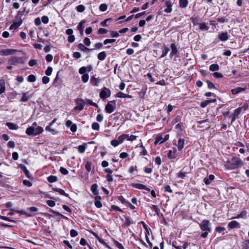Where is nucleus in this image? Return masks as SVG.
Returning a JSON list of instances; mask_svg holds the SVG:
<instances>
[{
  "label": "nucleus",
  "mask_w": 249,
  "mask_h": 249,
  "mask_svg": "<svg viewBox=\"0 0 249 249\" xmlns=\"http://www.w3.org/2000/svg\"><path fill=\"white\" fill-rule=\"evenodd\" d=\"M28 81L29 82H34L36 80V77L34 74L29 75L27 78Z\"/></svg>",
  "instance_id": "obj_42"
},
{
  "label": "nucleus",
  "mask_w": 249,
  "mask_h": 249,
  "mask_svg": "<svg viewBox=\"0 0 249 249\" xmlns=\"http://www.w3.org/2000/svg\"><path fill=\"white\" fill-rule=\"evenodd\" d=\"M216 101V100L215 99H210L204 101L201 103L200 107L202 108H204L206 107L208 105L210 104L211 103H215Z\"/></svg>",
  "instance_id": "obj_17"
},
{
  "label": "nucleus",
  "mask_w": 249,
  "mask_h": 249,
  "mask_svg": "<svg viewBox=\"0 0 249 249\" xmlns=\"http://www.w3.org/2000/svg\"><path fill=\"white\" fill-rule=\"evenodd\" d=\"M187 175L186 172H183L182 171H180L178 174V177L180 178L183 179L185 178Z\"/></svg>",
  "instance_id": "obj_54"
},
{
  "label": "nucleus",
  "mask_w": 249,
  "mask_h": 249,
  "mask_svg": "<svg viewBox=\"0 0 249 249\" xmlns=\"http://www.w3.org/2000/svg\"><path fill=\"white\" fill-rule=\"evenodd\" d=\"M59 71H58L55 77L54 78V79L53 80V86L54 87H55V88H57L58 89H60L61 88L60 84H59L57 82V81L59 79Z\"/></svg>",
  "instance_id": "obj_20"
},
{
  "label": "nucleus",
  "mask_w": 249,
  "mask_h": 249,
  "mask_svg": "<svg viewBox=\"0 0 249 249\" xmlns=\"http://www.w3.org/2000/svg\"><path fill=\"white\" fill-rule=\"evenodd\" d=\"M45 59L47 62H50L53 60V56L51 54H48L46 55Z\"/></svg>",
  "instance_id": "obj_62"
},
{
  "label": "nucleus",
  "mask_w": 249,
  "mask_h": 249,
  "mask_svg": "<svg viewBox=\"0 0 249 249\" xmlns=\"http://www.w3.org/2000/svg\"><path fill=\"white\" fill-rule=\"evenodd\" d=\"M62 243L68 247V249H72V246L70 244L68 240H64L62 242Z\"/></svg>",
  "instance_id": "obj_64"
},
{
  "label": "nucleus",
  "mask_w": 249,
  "mask_h": 249,
  "mask_svg": "<svg viewBox=\"0 0 249 249\" xmlns=\"http://www.w3.org/2000/svg\"><path fill=\"white\" fill-rule=\"evenodd\" d=\"M188 4V0H179V6L182 8H186Z\"/></svg>",
  "instance_id": "obj_27"
},
{
  "label": "nucleus",
  "mask_w": 249,
  "mask_h": 249,
  "mask_svg": "<svg viewBox=\"0 0 249 249\" xmlns=\"http://www.w3.org/2000/svg\"><path fill=\"white\" fill-rule=\"evenodd\" d=\"M121 143L122 142H121L118 139L113 140L111 141V144L114 147L117 146L118 145H119V144Z\"/></svg>",
  "instance_id": "obj_49"
},
{
  "label": "nucleus",
  "mask_w": 249,
  "mask_h": 249,
  "mask_svg": "<svg viewBox=\"0 0 249 249\" xmlns=\"http://www.w3.org/2000/svg\"><path fill=\"white\" fill-rule=\"evenodd\" d=\"M133 186L137 189H138L143 190V189H145L146 188V186H145L142 184H141V183H136V184H134L133 185Z\"/></svg>",
  "instance_id": "obj_36"
},
{
  "label": "nucleus",
  "mask_w": 249,
  "mask_h": 249,
  "mask_svg": "<svg viewBox=\"0 0 249 249\" xmlns=\"http://www.w3.org/2000/svg\"><path fill=\"white\" fill-rule=\"evenodd\" d=\"M219 69V66L217 64H213L209 67V70L212 71H217Z\"/></svg>",
  "instance_id": "obj_29"
},
{
  "label": "nucleus",
  "mask_w": 249,
  "mask_h": 249,
  "mask_svg": "<svg viewBox=\"0 0 249 249\" xmlns=\"http://www.w3.org/2000/svg\"><path fill=\"white\" fill-rule=\"evenodd\" d=\"M198 224L199 228L202 231L200 234V238H206L209 233L212 231V228L210 221L207 219H203L200 223L197 222Z\"/></svg>",
  "instance_id": "obj_2"
},
{
  "label": "nucleus",
  "mask_w": 249,
  "mask_h": 249,
  "mask_svg": "<svg viewBox=\"0 0 249 249\" xmlns=\"http://www.w3.org/2000/svg\"><path fill=\"white\" fill-rule=\"evenodd\" d=\"M132 223H133V222L131 221V218L130 217H129V216L125 217V222L124 224V227H128Z\"/></svg>",
  "instance_id": "obj_30"
},
{
  "label": "nucleus",
  "mask_w": 249,
  "mask_h": 249,
  "mask_svg": "<svg viewBox=\"0 0 249 249\" xmlns=\"http://www.w3.org/2000/svg\"><path fill=\"white\" fill-rule=\"evenodd\" d=\"M247 89L246 86H244L243 87H237L234 89H231V92L233 95L237 94L242 91H244Z\"/></svg>",
  "instance_id": "obj_12"
},
{
  "label": "nucleus",
  "mask_w": 249,
  "mask_h": 249,
  "mask_svg": "<svg viewBox=\"0 0 249 249\" xmlns=\"http://www.w3.org/2000/svg\"><path fill=\"white\" fill-rule=\"evenodd\" d=\"M47 180L50 183L55 182L57 180V177L55 176L51 175L47 178Z\"/></svg>",
  "instance_id": "obj_32"
},
{
  "label": "nucleus",
  "mask_w": 249,
  "mask_h": 249,
  "mask_svg": "<svg viewBox=\"0 0 249 249\" xmlns=\"http://www.w3.org/2000/svg\"><path fill=\"white\" fill-rule=\"evenodd\" d=\"M116 97L118 98H131L132 96L130 95L125 94L121 91L118 92L116 95Z\"/></svg>",
  "instance_id": "obj_25"
},
{
  "label": "nucleus",
  "mask_w": 249,
  "mask_h": 249,
  "mask_svg": "<svg viewBox=\"0 0 249 249\" xmlns=\"http://www.w3.org/2000/svg\"><path fill=\"white\" fill-rule=\"evenodd\" d=\"M246 215H247L246 211H243L240 214H238L236 216L232 217L231 219L239 218H246Z\"/></svg>",
  "instance_id": "obj_33"
},
{
  "label": "nucleus",
  "mask_w": 249,
  "mask_h": 249,
  "mask_svg": "<svg viewBox=\"0 0 249 249\" xmlns=\"http://www.w3.org/2000/svg\"><path fill=\"white\" fill-rule=\"evenodd\" d=\"M33 92H32L30 91H28L26 92L23 93L22 94L20 101L22 102H27L33 96Z\"/></svg>",
  "instance_id": "obj_9"
},
{
  "label": "nucleus",
  "mask_w": 249,
  "mask_h": 249,
  "mask_svg": "<svg viewBox=\"0 0 249 249\" xmlns=\"http://www.w3.org/2000/svg\"><path fill=\"white\" fill-rule=\"evenodd\" d=\"M87 144L86 143H84L82 145H80L78 147V150L79 153H83L86 149V146Z\"/></svg>",
  "instance_id": "obj_34"
},
{
  "label": "nucleus",
  "mask_w": 249,
  "mask_h": 249,
  "mask_svg": "<svg viewBox=\"0 0 249 249\" xmlns=\"http://www.w3.org/2000/svg\"><path fill=\"white\" fill-rule=\"evenodd\" d=\"M213 77L215 78H221L223 77L222 73L218 72H214L213 73Z\"/></svg>",
  "instance_id": "obj_58"
},
{
  "label": "nucleus",
  "mask_w": 249,
  "mask_h": 249,
  "mask_svg": "<svg viewBox=\"0 0 249 249\" xmlns=\"http://www.w3.org/2000/svg\"><path fill=\"white\" fill-rule=\"evenodd\" d=\"M206 83L208 85V88L209 89H216V87L209 80H207Z\"/></svg>",
  "instance_id": "obj_44"
},
{
  "label": "nucleus",
  "mask_w": 249,
  "mask_h": 249,
  "mask_svg": "<svg viewBox=\"0 0 249 249\" xmlns=\"http://www.w3.org/2000/svg\"><path fill=\"white\" fill-rule=\"evenodd\" d=\"M166 8L164 10V11L167 13H170L172 11V6L173 2L172 0H166L164 2Z\"/></svg>",
  "instance_id": "obj_11"
},
{
  "label": "nucleus",
  "mask_w": 249,
  "mask_h": 249,
  "mask_svg": "<svg viewBox=\"0 0 249 249\" xmlns=\"http://www.w3.org/2000/svg\"><path fill=\"white\" fill-rule=\"evenodd\" d=\"M111 95L110 90L106 87H104L100 93V97L102 99L109 97Z\"/></svg>",
  "instance_id": "obj_6"
},
{
  "label": "nucleus",
  "mask_w": 249,
  "mask_h": 249,
  "mask_svg": "<svg viewBox=\"0 0 249 249\" xmlns=\"http://www.w3.org/2000/svg\"><path fill=\"white\" fill-rule=\"evenodd\" d=\"M18 168H19L21 170V173L24 174L26 177L30 178V179H33V176L30 174L29 171L28 170L26 166L23 164H19V166L18 167Z\"/></svg>",
  "instance_id": "obj_7"
},
{
  "label": "nucleus",
  "mask_w": 249,
  "mask_h": 249,
  "mask_svg": "<svg viewBox=\"0 0 249 249\" xmlns=\"http://www.w3.org/2000/svg\"><path fill=\"white\" fill-rule=\"evenodd\" d=\"M228 227L231 229L237 228L239 229L240 228V225L239 223L236 221H232L229 223Z\"/></svg>",
  "instance_id": "obj_16"
},
{
  "label": "nucleus",
  "mask_w": 249,
  "mask_h": 249,
  "mask_svg": "<svg viewBox=\"0 0 249 249\" xmlns=\"http://www.w3.org/2000/svg\"><path fill=\"white\" fill-rule=\"evenodd\" d=\"M87 104L89 105H91V106H92L95 107H98V105L96 103H94L93 102H92V101L90 99H87L86 100V102H85V104Z\"/></svg>",
  "instance_id": "obj_39"
},
{
  "label": "nucleus",
  "mask_w": 249,
  "mask_h": 249,
  "mask_svg": "<svg viewBox=\"0 0 249 249\" xmlns=\"http://www.w3.org/2000/svg\"><path fill=\"white\" fill-rule=\"evenodd\" d=\"M150 207L151 209L154 211L157 215L159 214L160 210L156 205H152Z\"/></svg>",
  "instance_id": "obj_51"
},
{
  "label": "nucleus",
  "mask_w": 249,
  "mask_h": 249,
  "mask_svg": "<svg viewBox=\"0 0 249 249\" xmlns=\"http://www.w3.org/2000/svg\"><path fill=\"white\" fill-rule=\"evenodd\" d=\"M43 131V129L41 126L36 127H29L26 130V133L28 136H36L42 133Z\"/></svg>",
  "instance_id": "obj_3"
},
{
  "label": "nucleus",
  "mask_w": 249,
  "mask_h": 249,
  "mask_svg": "<svg viewBox=\"0 0 249 249\" xmlns=\"http://www.w3.org/2000/svg\"><path fill=\"white\" fill-rule=\"evenodd\" d=\"M109 20H111V18H107L105 20H104V21H102L100 23V25L104 27H107L108 25L107 24V22Z\"/></svg>",
  "instance_id": "obj_57"
},
{
  "label": "nucleus",
  "mask_w": 249,
  "mask_h": 249,
  "mask_svg": "<svg viewBox=\"0 0 249 249\" xmlns=\"http://www.w3.org/2000/svg\"><path fill=\"white\" fill-rule=\"evenodd\" d=\"M171 52L170 53L169 57L170 59H172L175 55H177L178 53V51L176 44L174 43H172L170 45Z\"/></svg>",
  "instance_id": "obj_10"
},
{
  "label": "nucleus",
  "mask_w": 249,
  "mask_h": 249,
  "mask_svg": "<svg viewBox=\"0 0 249 249\" xmlns=\"http://www.w3.org/2000/svg\"><path fill=\"white\" fill-rule=\"evenodd\" d=\"M76 102L77 105L74 107V109L78 110L79 111L82 110L85 105V101L82 98H77L76 100Z\"/></svg>",
  "instance_id": "obj_8"
},
{
  "label": "nucleus",
  "mask_w": 249,
  "mask_h": 249,
  "mask_svg": "<svg viewBox=\"0 0 249 249\" xmlns=\"http://www.w3.org/2000/svg\"><path fill=\"white\" fill-rule=\"evenodd\" d=\"M59 171L60 173L64 175H67L69 173V171H68V170L63 167H61L60 168Z\"/></svg>",
  "instance_id": "obj_55"
},
{
  "label": "nucleus",
  "mask_w": 249,
  "mask_h": 249,
  "mask_svg": "<svg viewBox=\"0 0 249 249\" xmlns=\"http://www.w3.org/2000/svg\"><path fill=\"white\" fill-rule=\"evenodd\" d=\"M110 33L112 37H118L119 36V33L117 31H110Z\"/></svg>",
  "instance_id": "obj_56"
},
{
  "label": "nucleus",
  "mask_w": 249,
  "mask_h": 249,
  "mask_svg": "<svg viewBox=\"0 0 249 249\" xmlns=\"http://www.w3.org/2000/svg\"><path fill=\"white\" fill-rule=\"evenodd\" d=\"M199 18L198 17H192L191 18V21L194 25H199Z\"/></svg>",
  "instance_id": "obj_37"
},
{
  "label": "nucleus",
  "mask_w": 249,
  "mask_h": 249,
  "mask_svg": "<svg viewBox=\"0 0 249 249\" xmlns=\"http://www.w3.org/2000/svg\"><path fill=\"white\" fill-rule=\"evenodd\" d=\"M23 184L24 185L27 186L28 187H31L32 186V183L30 182L29 180L26 179L23 180Z\"/></svg>",
  "instance_id": "obj_61"
},
{
  "label": "nucleus",
  "mask_w": 249,
  "mask_h": 249,
  "mask_svg": "<svg viewBox=\"0 0 249 249\" xmlns=\"http://www.w3.org/2000/svg\"><path fill=\"white\" fill-rule=\"evenodd\" d=\"M162 54L160 56V57L163 58L165 56H166V55L167 54V53H168V52L170 51V49H169V48L167 47L165 45H163L162 47Z\"/></svg>",
  "instance_id": "obj_21"
},
{
  "label": "nucleus",
  "mask_w": 249,
  "mask_h": 249,
  "mask_svg": "<svg viewBox=\"0 0 249 249\" xmlns=\"http://www.w3.org/2000/svg\"><path fill=\"white\" fill-rule=\"evenodd\" d=\"M167 157L170 159H175L176 156L173 153L172 150H169L168 151Z\"/></svg>",
  "instance_id": "obj_41"
},
{
  "label": "nucleus",
  "mask_w": 249,
  "mask_h": 249,
  "mask_svg": "<svg viewBox=\"0 0 249 249\" xmlns=\"http://www.w3.org/2000/svg\"><path fill=\"white\" fill-rule=\"evenodd\" d=\"M101 81V79L99 77L96 78L94 76H93L90 78V82L92 86L97 87L99 86Z\"/></svg>",
  "instance_id": "obj_13"
},
{
  "label": "nucleus",
  "mask_w": 249,
  "mask_h": 249,
  "mask_svg": "<svg viewBox=\"0 0 249 249\" xmlns=\"http://www.w3.org/2000/svg\"><path fill=\"white\" fill-rule=\"evenodd\" d=\"M181 116L180 115H177L172 120V124H175L176 123H177L178 122H180L181 121Z\"/></svg>",
  "instance_id": "obj_40"
},
{
  "label": "nucleus",
  "mask_w": 249,
  "mask_h": 249,
  "mask_svg": "<svg viewBox=\"0 0 249 249\" xmlns=\"http://www.w3.org/2000/svg\"><path fill=\"white\" fill-rule=\"evenodd\" d=\"M110 211H119L120 212H122V210L118 206L115 205H112L110 209Z\"/></svg>",
  "instance_id": "obj_48"
},
{
  "label": "nucleus",
  "mask_w": 249,
  "mask_h": 249,
  "mask_svg": "<svg viewBox=\"0 0 249 249\" xmlns=\"http://www.w3.org/2000/svg\"><path fill=\"white\" fill-rule=\"evenodd\" d=\"M214 176L213 175H210L208 177H206L204 178V182L206 185H209L212 181L214 179Z\"/></svg>",
  "instance_id": "obj_19"
},
{
  "label": "nucleus",
  "mask_w": 249,
  "mask_h": 249,
  "mask_svg": "<svg viewBox=\"0 0 249 249\" xmlns=\"http://www.w3.org/2000/svg\"><path fill=\"white\" fill-rule=\"evenodd\" d=\"M53 71V68L51 67H48L45 71V74L47 76L51 75Z\"/></svg>",
  "instance_id": "obj_59"
},
{
  "label": "nucleus",
  "mask_w": 249,
  "mask_h": 249,
  "mask_svg": "<svg viewBox=\"0 0 249 249\" xmlns=\"http://www.w3.org/2000/svg\"><path fill=\"white\" fill-rule=\"evenodd\" d=\"M244 164V163L242 159L238 157L233 156L225 162L224 166L226 169L232 170L239 169Z\"/></svg>",
  "instance_id": "obj_1"
},
{
  "label": "nucleus",
  "mask_w": 249,
  "mask_h": 249,
  "mask_svg": "<svg viewBox=\"0 0 249 249\" xmlns=\"http://www.w3.org/2000/svg\"><path fill=\"white\" fill-rule=\"evenodd\" d=\"M78 48L80 51L86 52H89L90 51L92 50L93 49H89L84 46V44L82 43H79L78 45Z\"/></svg>",
  "instance_id": "obj_24"
},
{
  "label": "nucleus",
  "mask_w": 249,
  "mask_h": 249,
  "mask_svg": "<svg viewBox=\"0 0 249 249\" xmlns=\"http://www.w3.org/2000/svg\"><path fill=\"white\" fill-rule=\"evenodd\" d=\"M218 38L221 41H225L228 40L229 36L227 32H222L218 34Z\"/></svg>",
  "instance_id": "obj_15"
},
{
  "label": "nucleus",
  "mask_w": 249,
  "mask_h": 249,
  "mask_svg": "<svg viewBox=\"0 0 249 249\" xmlns=\"http://www.w3.org/2000/svg\"><path fill=\"white\" fill-rule=\"evenodd\" d=\"M114 244L116 246L117 248H118L119 249H124V247L123 246V245L119 243L118 241L114 240Z\"/></svg>",
  "instance_id": "obj_52"
},
{
  "label": "nucleus",
  "mask_w": 249,
  "mask_h": 249,
  "mask_svg": "<svg viewBox=\"0 0 249 249\" xmlns=\"http://www.w3.org/2000/svg\"><path fill=\"white\" fill-rule=\"evenodd\" d=\"M97 188L98 185L96 183L92 184L91 186V191L94 195H97L98 194Z\"/></svg>",
  "instance_id": "obj_28"
},
{
  "label": "nucleus",
  "mask_w": 249,
  "mask_h": 249,
  "mask_svg": "<svg viewBox=\"0 0 249 249\" xmlns=\"http://www.w3.org/2000/svg\"><path fill=\"white\" fill-rule=\"evenodd\" d=\"M199 29L202 31H207L209 28L205 22L199 23Z\"/></svg>",
  "instance_id": "obj_31"
},
{
  "label": "nucleus",
  "mask_w": 249,
  "mask_h": 249,
  "mask_svg": "<svg viewBox=\"0 0 249 249\" xmlns=\"http://www.w3.org/2000/svg\"><path fill=\"white\" fill-rule=\"evenodd\" d=\"M118 200L122 204H125V205L128 202V201L126 200L122 196H118Z\"/></svg>",
  "instance_id": "obj_50"
},
{
  "label": "nucleus",
  "mask_w": 249,
  "mask_h": 249,
  "mask_svg": "<svg viewBox=\"0 0 249 249\" xmlns=\"http://www.w3.org/2000/svg\"><path fill=\"white\" fill-rule=\"evenodd\" d=\"M91 233L100 243L108 248H109V247L107 245V243L103 239L101 238L97 233L93 231H92Z\"/></svg>",
  "instance_id": "obj_18"
},
{
  "label": "nucleus",
  "mask_w": 249,
  "mask_h": 249,
  "mask_svg": "<svg viewBox=\"0 0 249 249\" xmlns=\"http://www.w3.org/2000/svg\"><path fill=\"white\" fill-rule=\"evenodd\" d=\"M16 50L14 49H5L0 51V54L3 55H9L15 53Z\"/></svg>",
  "instance_id": "obj_14"
},
{
  "label": "nucleus",
  "mask_w": 249,
  "mask_h": 249,
  "mask_svg": "<svg viewBox=\"0 0 249 249\" xmlns=\"http://www.w3.org/2000/svg\"><path fill=\"white\" fill-rule=\"evenodd\" d=\"M184 140L182 138H179L178 140V144L177 145L178 150L179 151H181L184 147Z\"/></svg>",
  "instance_id": "obj_22"
},
{
  "label": "nucleus",
  "mask_w": 249,
  "mask_h": 249,
  "mask_svg": "<svg viewBox=\"0 0 249 249\" xmlns=\"http://www.w3.org/2000/svg\"><path fill=\"white\" fill-rule=\"evenodd\" d=\"M42 81L43 84H47L50 81V78L48 76H44L42 78Z\"/></svg>",
  "instance_id": "obj_63"
},
{
  "label": "nucleus",
  "mask_w": 249,
  "mask_h": 249,
  "mask_svg": "<svg viewBox=\"0 0 249 249\" xmlns=\"http://www.w3.org/2000/svg\"><path fill=\"white\" fill-rule=\"evenodd\" d=\"M91 128L92 129L95 130H99L100 128V125L98 123L94 122L91 125Z\"/></svg>",
  "instance_id": "obj_46"
},
{
  "label": "nucleus",
  "mask_w": 249,
  "mask_h": 249,
  "mask_svg": "<svg viewBox=\"0 0 249 249\" xmlns=\"http://www.w3.org/2000/svg\"><path fill=\"white\" fill-rule=\"evenodd\" d=\"M85 23V20H83L81 21L78 23V24L77 25V30L79 31L84 30V29L85 27L84 24Z\"/></svg>",
  "instance_id": "obj_38"
},
{
  "label": "nucleus",
  "mask_w": 249,
  "mask_h": 249,
  "mask_svg": "<svg viewBox=\"0 0 249 249\" xmlns=\"http://www.w3.org/2000/svg\"><path fill=\"white\" fill-rule=\"evenodd\" d=\"M27 56L26 54L21 52H19L18 53H17V63L23 64L27 61Z\"/></svg>",
  "instance_id": "obj_5"
},
{
  "label": "nucleus",
  "mask_w": 249,
  "mask_h": 249,
  "mask_svg": "<svg viewBox=\"0 0 249 249\" xmlns=\"http://www.w3.org/2000/svg\"><path fill=\"white\" fill-rule=\"evenodd\" d=\"M53 190L55 192H58L61 195H63L64 196H65L66 197H69V194L66 193L65 191L61 189L58 188H53Z\"/></svg>",
  "instance_id": "obj_23"
},
{
  "label": "nucleus",
  "mask_w": 249,
  "mask_h": 249,
  "mask_svg": "<svg viewBox=\"0 0 249 249\" xmlns=\"http://www.w3.org/2000/svg\"><path fill=\"white\" fill-rule=\"evenodd\" d=\"M125 139L127 140V141H128V134H123L122 135H120L118 137V140L122 143Z\"/></svg>",
  "instance_id": "obj_35"
},
{
  "label": "nucleus",
  "mask_w": 249,
  "mask_h": 249,
  "mask_svg": "<svg viewBox=\"0 0 249 249\" xmlns=\"http://www.w3.org/2000/svg\"><path fill=\"white\" fill-rule=\"evenodd\" d=\"M91 162L90 161H87L86 162V164H85V168L87 170V171L88 172H90L91 171Z\"/></svg>",
  "instance_id": "obj_43"
},
{
  "label": "nucleus",
  "mask_w": 249,
  "mask_h": 249,
  "mask_svg": "<svg viewBox=\"0 0 249 249\" xmlns=\"http://www.w3.org/2000/svg\"><path fill=\"white\" fill-rule=\"evenodd\" d=\"M107 57V54L105 52H100L98 54L97 58L100 61L104 60Z\"/></svg>",
  "instance_id": "obj_26"
},
{
  "label": "nucleus",
  "mask_w": 249,
  "mask_h": 249,
  "mask_svg": "<svg viewBox=\"0 0 249 249\" xmlns=\"http://www.w3.org/2000/svg\"><path fill=\"white\" fill-rule=\"evenodd\" d=\"M107 5L105 3L101 4L99 6V10L101 11L104 12L107 10Z\"/></svg>",
  "instance_id": "obj_53"
},
{
  "label": "nucleus",
  "mask_w": 249,
  "mask_h": 249,
  "mask_svg": "<svg viewBox=\"0 0 249 249\" xmlns=\"http://www.w3.org/2000/svg\"><path fill=\"white\" fill-rule=\"evenodd\" d=\"M116 109V100L108 101L105 107V110L108 114L112 113Z\"/></svg>",
  "instance_id": "obj_4"
},
{
  "label": "nucleus",
  "mask_w": 249,
  "mask_h": 249,
  "mask_svg": "<svg viewBox=\"0 0 249 249\" xmlns=\"http://www.w3.org/2000/svg\"><path fill=\"white\" fill-rule=\"evenodd\" d=\"M89 74L88 73H86V74H83L82 77H81L82 81L84 83L87 82L88 81V80H89Z\"/></svg>",
  "instance_id": "obj_45"
},
{
  "label": "nucleus",
  "mask_w": 249,
  "mask_h": 249,
  "mask_svg": "<svg viewBox=\"0 0 249 249\" xmlns=\"http://www.w3.org/2000/svg\"><path fill=\"white\" fill-rule=\"evenodd\" d=\"M6 125L10 129H16V124L11 123H6Z\"/></svg>",
  "instance_id": "obj_60"
},
{
  "label": "nucleus",
  "mask_w": 249,
  "mask_h": 249,
  "mask_svg": "<svg viewBox=\"0 0 249 249\" xmlns=\"http://www.w3.org/2000/svg\"><path fill=\"white\" fill-rule=\"evenodd\" d=\"M76 9L78 12H83L85 10V7L83 5L80 4L76 6Z\"/></svg>",
  "instance_id": "obj_47"
}]
</instances>
